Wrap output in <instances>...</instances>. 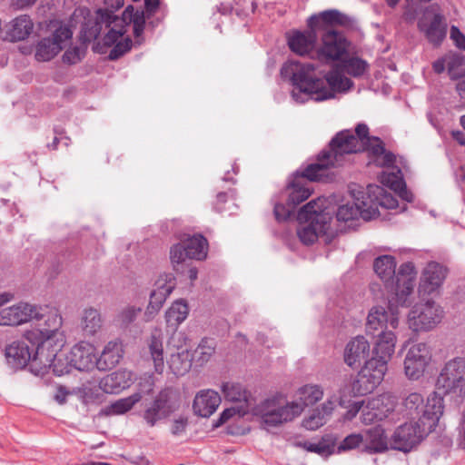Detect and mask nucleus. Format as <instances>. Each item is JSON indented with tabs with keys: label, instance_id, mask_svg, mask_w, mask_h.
Segmentation results:
<instances>
[{
	"label": "nucleus",
	"instance_id": "f257e3e1",
	"mask_svg": "<svg viewBox=\"0 0 465 465\" xmlns=\"http://www.w3.org/2000/svg\"><path fill=\"white\" fill-rule=\"evenodd\" d=\"M124 0H104V9H98L95 17L86 20L82 25L80 39L84 43L97 40L94 51L105 54L108 47H113L108 54L109 60H117L132 47V40L124 36L127 26L133 24L135 37H140L145 28V10H136L128 5L123 15L114 13L124 5Z\"/></svg>",
	"mask_w": 465,
	"mask_h": 465
},
{
	"label": "nucleus",
	"instance_id": "f03ea898",
	"mask_svg": "<svg viewBox=\"0 0 465 465\" xmlns=\"http://www.w3.org/2000/svg\"><path fill=\"white\" fill-rule=\"evenodd\" d=\"M281 74L293 85L292 97L299 104L309 99L316 102L332 99L336 93L345 92L352 85L351 80L340 71L325 73L314 63L289 60L283 64Z\"/></svg>",
	"mask_w": 465,
	"mask_h": 465
},
{
	"label": "nucleus",
	"instance_id": "7ed1b4c3",
	"mask_svg": "<svg viewBox=\"0 0 465 465\" xmlns=\"http://www.w3.org/2000/svg\"><path fill=\"white\" fill-rule=\"evenodd\" d=\"M397 292L388 301L387 309L383 306H373L367 316L366 333L375 336L388 326L397 329L400 324V308L411 304V295L416 282L417 271L411 262L401 264Z\"/></svg>",
	"mask_w": 465,
	"mask_h": 465
},
{
	"label": "nucleus",
	"instance_id": "20e7f679",
	"mask_svg": "<svg viewBox=\"0 0 465 465\" xmlns=\"http://www.w3.org/2000/svg\"><path fill=\"white\" fill-rule=\"evenodd\" d=\"M356 134L345 130L339 133L330 143V150L320 154L326 160L332 162L331 167L339 166L343 162L345 154L367 151L371 161L377 166L389 165L393 161V154L387 152L382 141L378 137L368 135L369 128L360 124L356 127Z\"/></svg>",
	"mask_w": 465,
	"mask_h": 465
},
{
	"label": "nucleus",
	"instance_id": "39448f33",
	"mask_svg": "<svg viewBox=\"0 0 465 465\" xmlns=\"http://www.w3.org/2000/svg\"><path fill=\"white\" fill-rule=\"evenodd\" d=\"M372 337L375 340L371 357L364 362L353 383V390L361 395L371 392L383 381L398 341L396 333L391 330H382Z\"/></svg>",
	"mask_w": 465,
	"mask_h": 465
},
{
	"label": "nucleus",
	"instance_id": "423d86ee",
	"mask_svg": "<svg viewBox=\"0 0 465 465\" xmlns=\"http://www.w3.org/2000/svg\"><path fill=\"white\" fill-rule=\"evenodd\" d=\"M331 164L333 163L319 154L317 163L308 165L302 173L296 172L284 192L281 193L280 199L274 201L273 212L278 221L287 220L296 206L310 197L312 191L308 181L322 180L327 176Z\"/></svg>",
	"mask_w": 465,
	"mask_h": 465
},
{
	"label": "nucleus",
	"instance_id": "0eeeda50",
	"mask_svg": "<svg viewBox=\"0 0 465 465\" xmlns=\"http://www.w3.org/2000/svg\"><path fill=\"white\" fill-rule=\"evenodd\" d=\"M39 311L43 309L38 307ZM37 321L44 320V323H39L40 328L29 330L25 332V338L35 350H40V355H43V350L54 347L55 350H61L64 343V336L60 331L62 326V317L56 312H41L39 317L35 318Z\"/></svg>",
	"mask_w": 465,
	"mask_h": 465
},
{
	"label": "nucleus",
	"instance_id": "6e6552de",
	"mask_svg": "<svg viewBox=\"0 0 465 465\" xmlns=\"http://www.w3.org/2000/svg\"><path fill=\"white\" fill-rule=\"evenodd\" d=\"M443 410V397L438 392L430 393L426 401L420 393L411 392L403 401L402 413L404 417L420 423H427L430 419L433 428H436Z\"/></svg>",
	"mask_w": 465,
	"mask_h": 465
},
{
	"label": "nucleus",
	"instance_id": "1a4fd4ad",
	"mask_svg": "<svg viewBox=\"0 0 465 465\" xmlns=\"http://www.w3.org/2000/svg\"><path fill=\"white\" fill-rule=\"evenodd\" d=\"M439 395L451 401H461L465 398V359L456 357L442 367L436 381Z\"/></svg>",
	"mask_w": 465,
	"mask_h": 465
},
{
	"label": "nucleus",
	"instance_id": "9d476101",
	"mask_svg": "<svg viewBox=\"0 0 465 465\" xmlns=\"http://www.w3.org/2000/svg\"><path fill=\"white\" fill-rule=\"evenodd\" d=\"M251 410L252 414L259 417L262 424L268 427L288 422L302 413L300 405L285 402L282 397L265 399Z\"/></svg>",
	"mask_w": 465,
	"mask_h": 465
},
{
	"label": "nucleus",
	"instance_id": "9b49d317",
	"mask_svg": "<svg viewBox=\"0 0 465 465\" xmlns=\"http://www.w3.org/2000/svg\"><path fill=\"white\" fill-rule=\"evenodd\" d=\"M74 368L71 362V356L64 354L61 350H55L52 346L43 350V355H40V350H35L32 371L36 375H44L52 370L54 374L62 376L69 373Z\"/></svg>",
	"mask_w": 465,
	"mask_h": 465
},
{
	"label": "nucleus",
	"instance_id": "f8f14e48",
	"mask_svg": "<svg viewBox=\"0 0 465 465\" xmlns=\"http://www.w3.org/2000/svg\"><path fill=\"white\" fill-rule=\"evenodd\" d=\"M430 420L427 423L411 420L399 426L391 436L392 448L404 452L410 451L435 429L433 421Z\"/></svg>",
	"mask_w": 465,
	"mask_h": 465
},
{
	"label": "nucleus",
	"instance_id": "ddd939ff",
	"mask_svg": "<svg viewBox=\"0 0 465 465\" xmlns=\"http://www.w3.org/2000/svg\"><path fill=\"white\" fill-rule=\"evenodd\" d=\"M443 317L442 308L433 301L419 302L410 311L407 322L413 331H428L435 328Z\"/></svg>",
	"mask_w": 465,
	"mask_h": 465
},
{
	"label": "nucleus",
	"instance_id": "4468645a",
	"mask_svg": "<svg viewBox=\"0 0 465 465\" xmlns=\"http://www.w3.org/2000/svg\"><path fill=\"white\" fill-rule=\"evenodd\" d=\"M432 360L430 346L426 342L412 344L403 360L404 375L410 381H419L423 377Z\"/></svg>",
	"mask_w": 465,
	"mask_h": 465
},
{
	"label": "nucleus",
	"instance_id": "2eb2a0df",
	"mask_svg": "<svg viewBox=\"0 0 465 465\" xmlns=\"http://www.w3.org/2000/svg\"><path fill=\"white\" fill-rule=\"evenodd\" d=\"M349 192L352 197L353 203H347L341 205L336 213L339 221L348 222L350 220L362 218L364 221L373 219L374 207L369 206L365 195L364 188L359 184H351Z\"/></svg>",
	"mask_w": 465,
	"mask_h": 465
},
{
	"label": "nucleus",
	"instance_id": "dca6fc26",
	"mask_svg": "<svg viewBox=\"0 0 465 465\" xmlns=\"http://www.w3.org/2000/svg\"><path fill=\"white\" fill-rule=\"evenodd\" d=\"M395 407V398L391 394H381L378 397L363 401L361 420L368 425L387 418Z\"/></svg>",
	"mask_w": 465,
	"mask_h": 465
},
{
	"label": "nucleus",
	"instance_id": "f3484780",
	"mask_svg": "<svg viewBox=\"0 0 465 465\" xmlns=\"http://www.w3.org/2000/svg\"><path fill=\"white\" fill-rule=\"evenodd\" d=\"M322 45L317 52L322 62L340 59L347 51L348 43L344 36L335 30H327L322 37Z\"/></svg>",
	"mask_w": 465,
	"mask_h": 465
},
{
	"label": "nucleus",
	"instance_id": "a211bd4d",
	"mask_svg": "<svg viewBox=\"0 0 465 465\" xmlns=\"http://www.w3.org/2000/svg\"><path fill=\"white\" fill-rule=\"evenodd\" d=\"M39 317V308L27 302L4 308L0 311V325L16 326Z\"/></svg>",
	"mask_w": 465,
	"mask_h": 465
},
{
	"label": "nucleus",
	"instance_id": "6ab92c4d",
	"mask_svg": "<svg viewBox=\"0 0 465 465\" xmlns=\"http://www.w3.org/2000/svg\"><path fill=\"white\" fill-rule=\"evenodd\" d=\"M35 347L26 340L25 334L24 340L13 341L6 347L5 357L8 363L15 369H22L30 363V369L32 370Z\"/></svg>",
	"mask_w": 465,
	"mask_h": 465
},
{
	"label": "nucleus",
	"instance_id": "aec40b11",
	"mask_svg": "<svg viewBox=\"0 0 465 465\" xmlns=\"http://www.w3.org/2000/svg\"><path fill=\"white\" fill-rule=\"evenodd\" d=\"M177 407L176 393L170 389L162 391L147 409V423L154 425L157 420L167 417Z\"/></svg>",
	"mask_w": 465,
	"mask_h": 465
},
{
	"label": "nucleus",
	"instance_id": "412c9836",
	"mask_svg": "<svg viewBox=\"0 0 465 465\" xmlns=\"http://www.w3.org/2000/svg\"><path fill=\"white\" fill-rule=\"evenodd\" d=\"M447 276V269L439 262H430L423 268L419 283V292L431 294L442 285Z\"/></svg>",
	"mask_w": 465,
	"mask_h": 465
},
{
	"label": "nucleus",
	"instance_id": "4be33fe9",
	"mask_svg": "<svg viewBox=\"0 0 465 465\" xmlns=\"http://www.w3.org/2000/svg\"><path fill=\"white\" fill-rule=\"evenodd\" d=\"M71 362L78 371L97 369V355L95 347L87 341L76 343L70 351Z\"/></svg>",
	"mask_w": 465,
	"mask_h": 465
},
{
	"label": "nucleus",
	"instance_id": "5701e85b",
	"mask_svg": "<svg viewBox=\"0 0 465 465\" xmlns=\"http://www.w3.org/2000/svg\"><path fill=\"white\" fill-rule=\"evenodd\" d=\"M174 288L173 277L170 273L161 274L154 282L150 292V302L147 306L149 313L157 312L163 305L166 298Z\"/></svg>",
	"mask_w": 465,
	"mask_h": 465
},
{
	"label": "nucleus",
	"instance_id": "b1692460",
	"mask_svg": "<svg viewBox=\"0 0 465 465\" xmlns=\"http://www.w3.org/2000/svg\"><path fill=\"white\" fill-rule=\"evenodd\" d=\"M370 352L368 340L362 335H358L346 344L343 352L344 362L351 368H357L363 361L368 360Z\"/></svg>",
	"mask_w": 465,
	"mask_h": 465
},
{
	"label": "nucleus",
	"instance_id": "393cba45",
	"mask_svg": "<svg viewBox=\"0 0 465 465\" xmlns=\"http://www.w3.org/2000/svg\"><path fill=\"white\" fill-rule=\"evenodd\" d=\"M395 162V156L393 155V161L389 165H383L388 170L383 171L380 176L381 183L394 191L398 195L406 202H412L413 195L406 188L405 182L401 171L399 167L393 166Z\"/></svg>",
	"mask_w": 465,
	"mask_h": 465
},
{
	"label": "nucleus",
	"instance_id": "a878e982",
	"mask_svg": "<svg viewBox=\"0 0 465 465\" xmlns=\"http://www.w3.org/2000/svg\"><path fill=\"white\" fill-rule=\"evenodd\" d=\"M373 269L377 276L384 282L387 288L397 292L401 267L396 273V261L391 255H381L375 259Z\"/></svg>",
	"mask_w": 465,
	"mask_h": 465
},
{
	"label": "nucleus",
	"instance_id": "bb28decb",
	"mask_svg": "<svg viewBox=\"0 0 465 465\" xmlns=\"http://www.w3.org/2000/svg\"><path fill=\"white\" fill-rule=\"evenodd\" d=\"M351 23V19L350 16L336 9H331L310 16L308 19V27L315 28V30L321 29L326 32L330 30V26H347L350 25Z\"/></svg>",
	"mask_w": 465,
	"mask_h": 465
},
{
	"label": "nucleus",
	"instance_id": "cd10ccee",
	"mask_svg": "<svg viewBox=\"0 0 465 465\" xmlns=\"http://www.w3.org/2000/svg\"><path fill=\"white\" fill-rule=\"evenodd\" d=\"M364 191L368 205H373L374 207L373 219L380 214L379 207L391 210L398 208L397 199L383 187L376 184H369L364 188Z\"/></svg>",
	"mask_w": 465,
	"mask_h": 465
},
{
	"label": "nucleus",
	"instance_id": "c85d7f7f",
	"mask_svg": "<svg viewBox=\"0 0 465 465\" xmlns=\"http://www.w3.org/2000/svg\"><path fill=\"white\" fill-rule=\"evenodd\" d=\"M221 403V396L213 390L206 389L198 391L193 402L195 415L209 418L217 410Z\"/></svg>",
	"mask_w": 465,
	"mask_h": 465
},
{
	"label": "nucleus",
	"instance_id": "c756f323",
	"mask_svg": "<svg viewBox=\"0 0 465 465\" xmlns=\"http://www.w3.org/2000/svg\"><path fill=\"white\" fill-rule=\"evenodd\" d=\"M222 392L225 400L241 404L239 412H248L253 403V399L250 391H248L243 385L239 382L227 381L222 384Z\"/></svg>",
	"mask_w": 465,
	"mask_h": 465
},
{
	"label": "nucleus",
	"instance_id": "7c9ffc66",
	"mask_svg": "<svg viewBox=\"0 0 465 465\" xmlns=\"http://www.w3.org/2000/svg\"><path fill=\"white\" fill-rule=\"evenodd\" d=\"M318 35L315 28H310L307 31H293L288 35V45L290 49L299 54L305 55L310 54L315 47Z\"/></svg>",
	"mask_w": 465,
	"mask_h": 465
},
{
	"label": "nucleus",
	"instance_id": "2f4dec72",
	"mask_svg": "<svg viewBox=\"0 0 465 465\" xmlns=\"http://www.w3.org/2000/svg\"><path fill=\"white\" fill-rule=\"evenodd\" d=\"M132 383L133 373L127 370H118L102 378L99 387L105 393L117 394L129 388Z\"/></svg>",
	"mask_w": 465,
	"mask_h": 465
},
{
	"label": "nucleus",
	"instance_id": "473e14b6",
	"mask_svg": "<svg viewBox=\"0 0 465 465\" xmlns=\"http://www.w3.org/2000/svg\"><path fill=\"white\" fill-rule=\"evenodd\" d=\"M124 356V349L121 341L113 340L104 347L101 354L97 357V369L107 371L116 366Z\"/></svg>",
	"mask_w": 465,
	"mask_h": 465
},
{
	"label": "nucleus",
	"instance_id": "72a5a7b5",
	"mask_svg": "<svg viewBox=\"0 0 465 465\" xmlns=\"http://www.w3.org/2000/svg\"><path fill=\"white\" fill-rule=\"evenodd\" d=\"M363 435L362 451L368 454L381 453L388 450L387 436L381 426L367 430Z\"/></svg>",
	"mask_w": 465,
	"mask_h": 465
},
{
	"label": "nucleus",
	"instance_id": "f704fd0d",
	"mask_svg": "<svg viewBox=\"0 0 465 465\" xmlns=\"http://www.w3.org/2000/svg\"><path fill=\"white\" fill-rule=\"evenodd\" d=\"M419 27L425 34L428 41L433 45H440L446 37L447 23L444 16L440 14H436L428 25L423 22H420Z\"/></svg>",
	"mask_w": 465,
	"mask_h": 465
},
{
	"label": "nucleus",
	"instance_id": "c9c22d12",
	"mask_svg": "<svg viewBox=\"0 0 465 465\" xmlns=\"http://www.w3.org/2000/svg\"><path fill=\"white\" fill-rule=\"evenodd\" d=\"M163 340V334L161 330H154L152 331L149 344V352L151 357L150 359H147V362H153L154 372L157 374H162L165 369Z\"/></svg>",
	"mask_w": 465,
	"mask_h": 465
},
{
	"label": "nucleus",
	"instance_id": "e433bc0d",
	"mask_svg": "<svg viewBox=\"0 0 465 465\" xmlns=\"http://www.w3.org/2000/svg\"><path fill=\"white\" fill-rule=\"evenodd\" d=\"M325 210V199L317 198L310 201L299 210L297 219L301 223L309 221L314 222L317 221V218H319L320 221H328Z\"/></svg>",
	"mask_w": 465,
	"mask_h": 465
},
{
	"label": "nucleus",
	"instance_id": "4c0bfd02",
	"mask_svg": "<svg viewBox=\"0 0 465 465\" xmlns=\"http://www.w3.org/2000/svg\"><path fill=\"white\" fill-rule=\"evenodd\" d=\"M104 325V320L100 312L93 307L83 311L80 326L83 334L86 337H93L101 331Z\"/></svg>",
	"mask_w": 465,
	"mask_h": 465
},
{
	"label": "nucleus",
	"instance_id": "58836bf2",
	"mask_svg": "<svg viewBox=\"0 0 465 465\" xmlns=\"http://www.w3.org/2000/svg\"><path fill=\"white\" fill-rule=\"evenodd\" d=\"M308 223V224L301 226L297 231L299 239L304 244L315 242L321 234L327 232L329 227L328 221H320L319 218H317V221H309Z\"/></svg>",
	"mask_w": 465,
	"mask_h": 465
},
{
	"label": "nucleus",
	"instance_id": "ea45409f",
	"mask_svg": "<svg viewBox=\"0 0 465 465\" xmlns=\"http://www.w3.org/2000/svg\"><path fill=\"white\" fill-rule=\"evenodd\" d=\"M297 401H292L300 405L302 411L306 406L314 405L323 397V389L318 384H306L297 391Z\"/></svg>",
	"mask_w": 465,
	"mask_h": 465
},
{
	"label": "nucleus",
	"instance_id": "a19ab883",
	"mask_svg": "<svg viewBox=\"0 0 465 465\" xmlns=\"http://www.w3.org/2000/svg\"><path fill=\"white\" fill-rule=\"evenodd\" d=\"M34 24L29 15H23L15 17L11 22L8 35L12 41H22L27 38L32 33Z\"/></svg>",
	"mask_w": 465,
	"mask_h": 465
},
{
	"label": "nucleus",
	"instance_id": "79ce46f5",
	"mask_svg": "<svg viewBox=\"0 0 465 465\" xmlns=\"http://www.w3.org/2000/svg\"><path fill=\"white\" fill-rule=\"evenodd\" d=\"M189 314L188 304L183 300H177L172 303L165 312L168 326L176 329Z\"/></svg>",
	"mask_w": 465,
	"mask_h": 465
},
{
	"label": "nucleus",
	"instance_id": "37998d69",
	"mask_svg": "<svg viewBox=\"0 0 465 465\" xmlns=\"http://www.w3.org/2000/svg\"><path fill=\"white\" fill-rule=\"evenodd\" d=\"M142 400L141 393H134L129 397L119 399L104 409V413L108 416L123 415L130 411L134 404Z\"/></svg>",
	"mask_w": 465,
	"mask_h": 465
},
{
	"label": "nucleus",
	"instance_id": "c03bdc74",
	"mask_svg": "<svg viewBox=\"0 0 465 465\" xmlns=\"http://www.w3.org/2000/svg\"><path fill=\"white\" fill-rule=\"evenodd\" d=\"M190 259L203 260L206 258L208 243L203 235H193L183 241Z\"/></svg>",
	"mask_w": 465,
	"mask_h": 465
},
{
	"label": "nucleus",
	"instance_id": "a18cd8bd",
	"mask_svg": "<svg viewBox=\"0 0 465 465\" xmlns=\"http://www.w3.org/2000/svg\"><path fill=\"white\" fill-rule=\"evenodd\" d=\"M62 46L52 41L50 37L42 39L36 46L35 59L47 62L53 59L60 51Z\"/></svg>",
	"mask_w": 465,
	"mask_h": 465
},
{
	"label": "nucleus",
	"instance_id": "49530a36",
	"mask_svg": "<svg viewBox=\"0 0 465 465\" xmlns=\"http://www.w3.org/2000/svg\"><path fill=\"white\" fill-rule=\"evenodd\" d=\"M215 351V341L213 339L204 338L194 350L193 359L199 365H203L210 361Z\"/></svg>",
	"mask_w": 465,
	"mask_h": 465
},
{
	"label": "nucleus",
	"instance_id": "de8ad7c7",
	"mask_svg": "<svg viewBox=\"0 0 465 465\" xmlns=\"http://www.w3.org/2000/svg\"><path fill=\"white\" fill-rule=\"evenodd\" d=\"M447 71L451 80H459L465 77V59L459 54L447 56Z\"/></svg>",
	"mask_w": 465,
	"mask_h": 465
},
{
	"label": "nucleus",
	"instance_id": "09e8293b",
	"mask_svg": "<svg viewBox=\"0 0 465 465\" xmlns=\"http://www.w3.org/2000/svg\"><path fill=\"white\" fill-rule=\"evenodd\" d=\"M188 357L189 355L186 351L171 355L169 367L175 375L182 376L191 369L192 364Z\"/></svg>",
	"mask_w": 465,
	"mask_h": 465
},
{
	"label": "nucleus",
	"instance_id": "8fccbe9b",
	"mask_svg": "<svg viewBox=\"0 0 465 465\" xmlns=\"http://www.w3.org/2000/svg\"><path fill=\"white\" fill-rule=\"evenodd\" d=\"M300 445L307 451L317 453L322 457H328L334 451V443L326 439L318 441H304Z\"/></svg>",
	"mask_w": 465,
	"mask_h": 465
},
{
	"label": "nucleus",
	"instance_id": "3c124183",
	"mask_svg": "<svg viewBox=\"0 0 465 465\" xmlns=\"http://www.w3.org/2000/svg\"><path fill=\"white\" fill-rule=\"evenodd\" d=\"M343 67L345 72L349 74L359 77L367 71L369 64L361 58L351 57L344 62Z\"/></svg>",
	"mask_w": 465,
	"mask_h": 465
},
{
	"label": "nucleus",
	"instance_id": "603ef678",
	"mask_svg": "<svg viewBox=\"0 0 465 465\" xmlns=\"http://www.w3.org/2000/svg\"><path fill=\"white\" fill-rule=\"evenodd\" d=\"M170 259L174 268L176 265H179L184 262L187 259H190V254L183 242L171 247Z\"/></svg>",
	"mask_w": 465,
	"mask_h": 465
},
{
	"label": "nucleus",
	"instance_id": "864d4df0",
	"mask_svg": "<svg viewBox=\"0 0 465 465\" xmlns=\"http://www.w3.org/2000/svg\"><path fill=\"white\" fill-rule=\"evenodd\" d=\"M73 36V31L68 25L60 24L54 30L53 37H50L52 41L56 43L58 45L64 47V42L70 40Z\"/></svg>",
	"mask_w": 465,
	"mask_h": 465
},
{
	"label": "nucleus",
	"instance_id": "5fc2aeb1",
	"mask_svg": "<svg viewBox=\"0 0 465 465\" xmlns=\"http://www.w3.org/2000/svg\"><path fill=\"white\" fill-rule=\"evenodd\" d=\"M360 446L363 447V435L361 433H351L340 443L338 450L339 451H346Z\"/></svg>",
	"mask_w": 465,
	"mask_h": 465
},
{
	"label": "nucleus",
	"instance_id": "6e6d98bb",
	"mask_svg": "<svg viewBox=\"0 0 465 465\" xmlns=\"http://www.w3.org/2000/svg\"><path fill=\"white\" fill-rule=\"evenodd\" d=\"M327 420L320 410L314 411L309 417L303 420L302 425L306 430H315L326 423Z\"/></svg>",
	"mask_w": 465,
	"mask_h": 465
},
{
	"label": "nucleus",
	"instance_id": "4d7b16f0",
	"mask_svg": "<svg viewBox=\"0 0 465 465\" xmlns=\"http://www.w3.org/2000/svg\"><path fill=\"white\" fill-rule=\"evenodd\" d=\"M84 55V50L79 46L68 48L63 54V62L68 64L79 63Z\"/></svg>",
	"mask_w": 465,
	"mask_h": 465
},
{
	"label": "nucleus",
	"instance_id": "13d9d810",
	"mask_svg": "<svg viewBox=\"0 0 465 465\" xmlns=\"http://www.w3.org/2000/svg\"><path fill=\"white\" fill-rule=\"evenodd\" d=\"M450 38L454 42L456 47L465 51V35L455 25L450 27Z\"/></svg>",
	"mask_w": 465,
	"mask_h": 465
},
{
	"label": "nucleus",
	"instance_id": "bf43d9fd",
	"mask_svg": "<svg viewBox=\"0 0 465 465\" xmlns=\"http://www.w3.org/2000/svg\"><path fill=\"white\" fill-rule=\"evenodd\" d=\"M141 311L142 310L140 308H138V309H135L134 307L127 308L121 313L122 322L124 323H129V322H133L136 318V315L141 312Z\"/></svg>",
	"mask_w": 465,
	"mask_h": 465
},
{
	"label": "nucleus",
	"instance_id": "052dcab7",
	"mask_svg": "<svg viewBox=\"0 0 465 465\" xmlns=\"http://www.w3.org/2000/svg\"><path fill=\"white\" fill-rule=\"evenodd\" d=\"M362 407L363 401L353 402L352 404L350 405L349 410L345 414V418L347 420H352L360 411L361 412Z\"/></svg>",
	"mask_w": 465,
	"mask_h": 465
},
{
	"label": "nucleus",
	"instance_id": "680f3d73",
	"mask_svg": "<svg viewBox=\"0 0 465 465\" xmlns=\"http://www.w3.org/2000/svg\"><path fill=\"white\" fill-rule=\"evenodd\" d=\"M336 406V401L332 399L327 400L324 403L322 404L319 409L322 414H324V418L327 420V417L330 416Z\"/></svg>",
	"mask_w": 465,
	"mask_h": 465
},
{
	"label": "nucleus",
	"instance_id": "e2e57ef3",
	"mask_svg": "<svg viewBox=\"0 0 465 465\" xmlns=\"http://www.w3.org/2000/svg\"><path fill=\"white\" fill-rule=\"evenodd\" d=\"M459 434L457 439V443L460 448L465 449V414L462 417V420L458 428Z\"/></svg>",
	"mask_w": 465,
	"mask_h": 465
},
{
	"label": "nucleus",
	"instance_id": "0e129e2a",
	"mask_svg": "<svg viewBox=\"0 0 465 465\" xmlns=\"http://www.w3.org/2000/svg\"><path fill=\"white\" fill-rule=\"evenodd\" d=\"M235 409L234 408H230V409H226L224 410L221 414H220V417L219 419L217 420L216 423H215V426H221L222 424H223L224 422H226L229 419H231L233 414L235 413Z\"/></svg>",
	"mask_w": 465,
	"mask_h": 465
},
{
	"label": "nucleus",
	"instance_id": "69168bd1",
	"mask_svg": "<svg viewBox=\"0 0 465 465\" xmlns=\"http://www.w3.org/2000/svg\"><path fill=\"white\" fill-rule=\"evenodd\" d=\"M432 68L435 73L441 74L447 68V56L444 58L438 59L432 64Z\"/></svg>",
	"mask_w": 465,
	"mask_h": 465
},
{
	"label": "nucleus",
	"instance_id": "338daca9",
	"mask_svg": "<svg viewBox=\"0 0 465 465\" xmlns=\"http://www.w3.org/2000/svg\"><path fill=\"white\" fill-rule=\"evenodd\" d=\"M159 5L160 0H147V20L159 8Z\"/></svg>",
	"mask_w": 465,
	"mask_h": 465
},
{
	"label": "nucleus",
	"instance_id": "774afa93",
	"mask_svg": "<svg viewBox=\"0 0 465 465\" xmlns=\"http://www.w3.org/2000/svg\"><path fill=\"white\" fill-rule=\"evenodd\" d=\"M451 136L460 145H464L465 146V133H463L462 131H452L451 132Z\"/></svg>",
	"mask_w": 465,
	"mask_h": 465
}]
</instances>
